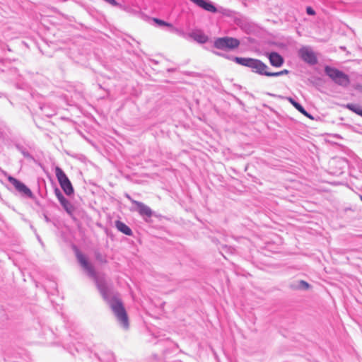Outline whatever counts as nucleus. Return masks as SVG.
I'll use <instances>...</instances> for the list:
<instances>
[{
  "instance_id": "nucleus-1",
  "label": "nucleus",
  "mask_w": 362,
  "mask_h": 362,
  "mask_svg": "<svg viewBox=\"0 0 362 362\" xmlns=\"http://www.w3.org/2000/svg\"><path fill=\"white\" fill-rule=\"evenodd\" d=\"M234 61L240 65L251 68L254 72L260 75H264L266 71L268 70V66L257 59L236 57L234 58Z\"/></svg>"
},
{
  "instance_id": "nucleus-2",
  "label": "nucleus",
  "mask_w": 362,
  "mask_h": 362,
  "mask_svg": "<svg viewBox=\"0 0 362 362\" xmlns=\"http://www.w3.org/2000/svg\"><path fill=\"white\" fill-rule=\"evenodd\" d=\"M325 71L332 81L339 86H347L350 83L349 76L339 69L326 66Z\"/></svg>"
},
{
  "instance_id": "nucleus-3",
  "label": "nucleus",
  "mask_w": 362,
  "mask_h": 362,
  "mask_svg": "<svg viewBox=\"0 0 362 362\" xmlns=\"http://www.w3.org/2000/svg\"><path fill=\"white\" fill-rule=\"evenodd\" d=\"M110 307L117 319L127 327L128 326V317L122 301L117 298H114L111 302Z\"/></svg>"
},
{
  "instance_id": "nucleus-4",
  "label": "nucleus",
  "mask_w": 362,
  "mask_h": 362,
  "mask_svg": "<svg viewBox=\"0 0 362 362\" xmlns=\"http://www.w3.org/2000/svg\"><path fill=\"white\" fill-rule=\"evenodd\" d=\"M55 174L58 182L65 194L67 195L72 194L74 193L73 186L64 172L57 166L55 168Z\"/></svg>"
},
{
  "instance_id": "nucleus-5",
  "label": "nucleus",
  "mask_w": 362,
  "mask_h": 362,
  "mask_svg": "<svg viewBox=\"0 0 362 362\" xmlns=\"http://www.w3.org/2000/svg\"><path fill=\"white\" fill-rule=\"evenodd\" d=\"M239 45L240 41L231 37H219L214 41V47L218 49H233Z\"/></svg>"
},
{
  "instance_id": "nucleus-6",
  "label": "nucleus",
  "mask_w": 362,
  "mask_h": 362,
  "mask_svg": "<svg viewBox=\"0 0 362 362\" xmlns=\"http://www.w3.org/2000/svg\"><path fill=\"white\" fill-rule=\"evenodd\" d=\"M76 255L78 261L81 267L86 269L88 273L91 276H95V272L93 267L89 263L86 257L78 250L76 251Z\"/></svg>"
},
{
  "instance_id": "nucleus-7",
  "label": "nucleus",
  "mask_w": 362,
  "mask_h": 362,
  "mask_svg": "<svg viewBox=\"0 0 362 362\" xmlns=\"http://www.w3.org/2000/svg\"><path fill=\"white\" fill-rule=\"evenodd\" d=\"M300 57L306 62L314 64L317 63V58L314 52L308 47H303L299 50Z\"/></svg>"
},
{
  "instance_id": "nucleus-8",
  "label": "nucleus",
  "mask_w": 362,
  "mask_h": 362,
  "mask_svg": "<svg viewBox=\"0 0 362 362\" xmlns=\"http://www.w3.org/2000/svg\"><path fill=\"white\" fill-rule=\"evenodd\" d=\"M8 180L18 191L29 197L32 196V192L23 183L18 180L17 179L13 177L12 176H8Z\"/></svg>"
},
{
  "instance_id": "nucleus-9",
  "label": "nucleus",
  "mask_w": 362,
  "mask_h": 362,
  "mask_svg": "<svg viewBox=\"0 0 362 362\" xmlns=\"http://www.w3.org/2000/svg\"><path fill=\"white\" fill-rule=\"evenodd\" d=\"M54 192L59 202L63 206L66 212L69 214H72L74 210L73 205L63 196L59 189H56Z\"/></svg>"
},
{
  "instance_id": "nucleus-10",
  "label": "nucleus",
  "mask_w": 362,
  "mask_h": 362,
  "mask_svg": "<svg viewBox=\"0 0 362 362\" xmlns=\"http://www.w3.org/2000/svg\"><path fill=\"white\" fill-rule=\"evenodd\" d=\"M132 203L136 206V210L141 216H146L147 217H151L152 216V210L145 204L135 200H133Z\"/></svg>"
},
{
  "instance_id": "nucleus-11",
  "label": "nucleus",
  "mask_w": 362,
  "mask_h": 362,
  "mask_svg": "<svg viewBox=\"0 0 362 362\" xmlns=\"http://www.w3.org/2000/svg\"><path fill=\"white\" fill-rule=\"evenodd\" d=\"M270 64L275 67H280L284 63L283 57L277 52H272L269 54Z\"/></svg>"
},
{
  "instance_id": "nucleus-12",
  "label": "nucleus",
  "mask_w": 362,
  "mask_h": 362,
  "mask_svg": "<svg viewBox=\"0 0 362 362\" xmlns=\"http://www.w3.org/2000/svg\"><path fill=\"white\" fill-rule=\"evenodd\" d=\"M115 226L117 228L124 234L127 235H131L132 234V231L130 228L123 222L117 221H115Z\"/></svg>"
},
{
  "instance_id": "nucleus-13",
  "label": "nucleus",
  "mask_w": 362,
  "mask_h": 362,
  "mask_svg": "<svg viewBox=\"0 0 362 362\" xmlns=\"http://www.w3.org/2000/svg\"><path fill=\"white\" fill-rule=\"evenodd\" d=\"M344 107L354 113L362 117V107L356 104L349 103L344 105Z\"/></svg>"
},
{
  "instance_id": "nucleus-14",
  "label": "nucleus",
  "mask_w": 362,
  "mask_h": 362,
  "mask_svg": "<svg viewBox=\"0 0 362 362\" xmlns=\"http://www.w3.org/2000/svg\"><path fill=\"white\" fill-rule=\"evenodd\" d=\"M194 38L199 42L204 43L207 41L208 37L202 33H197L194 35Z\"/></svg>"
},
{
  "instance_id": "nucleus-15",
  "label": "nucleus",
  "mask_w": 362,
  "mask_h": 362,
  "mask_svg": "<svg viewBox=\"0 0 362 362\" xmlns=\"http://www.w3.org/2000/svg\"><path fill=\"white\" fill-rule=\"evenodd\" d=\"M153 21L156 23L158 24V25H160V26H167L168 28H172L173 26L172 24L169 23H167L163 20H160V19H158V18H154L153 19Z\"/></svg>"
},
{
  "instance_id": "nucleus-16",
  "label": "nucleus",
  "mask_w": 362,
  "mask_h": 362,
  "mask_svg": "<svg viewBox=\"0 0 362 362\" xmlns=\"http://www.w3.org/2000/svg\"><path fill=\"white\" fill-rule=\"evenodd\" d=\"M96 259L98 260L100 263L106 264L107 259L105 257H103L101 254L98 253L96 254Z\"/></svg>"
},
{
  "instance_id": "nucleus-17",
  "label": "nucleus",
  "mask_w": 362,
  "mask_h": 362,
  "mask_svg": "<svg viewBox=\"0 0 362 362\" xmlns=\"http://www.w3.org/2000/svg\"><path fill=\"white\" fill-rule=\"evenodd\" d=\"M264 75L267 76H281V73H280V71L270 72L267 70Z\"/></svg>"
},
{
  "instance_id": "nucleus-18",
  "label": "nucleus",
  "mask_w": 362,
  "mask_h": 362,
  "mask_svg": "<svg viewBox=\"0 0 362 362\" xmlns=\"http://www.w3.org/2000/svg\"><path fill=\"white\" fill-rule=\"evenodd\" d=\"M293 107H295V108L296 110H298L300 113L305 110L303 107V106L300 104H299L298 103H296V104H294Z\"/></svg>"
},
{
  "instance_id": "nucleus-19",
  "label": "nucleus",
  "mask_w": 362,
  "mask_h": 362,
  "mask_svg": "<svg viewBox=\"0 0 362 362\" xmlns=\"http://www.w3.org/2000/svg\"><path fill=\"white\" fill-rule=\"evenodd\" d=\"M306 12L308 15H315V11L310 6L307 7Z\"/></svg>"
},
{
  "instance_id": "nucleus-20",
  "label": "nucleus",
  "mask_w": 362,
  "mask_h": 362,
  "mask_svg": "<svg viewBox=\"0 0 362 362\" xmlns=\"http://www.w3.org/2000/svg\"><path fill=\"white\" fill-rule=\"evenodd\" d=\"M105 1H107V3H109L110 4L112 5V6H117V3L115 0H105Z\"/></svg>"
},
{
  "instance_id": "nucleus-21",
  "label": "nucleus",
  "mask_w": 362,
  "mask_h": 362,
  "mask_svg": "<svg viewBox=\"0 0 362 362\" xmlns=\"http://www.w3.org/2000/svg\"><path fill=\"white\" fill-rule=\"evenodd\" d=\"M301 113L305 117L310 119H313V117L307 111H305V110H304Z\"/></svg>"
},
{
  "instance_id": "nucleus-22",
  "label": "nucleus",
  "mask_w": 362,
  "mask_h": 362,
  "mask_svg": "<svg viewBox=\"0 0 362 362\" xmlns=\"http://www.w3.org/2000/svg\"><path fill=\"white\" fill-rule=\"evenodd\" d=\"M300 284H303L305 288H308L309 287V284L304 281H301Z\"/></svg>"
},
{
  "instance_id": "nucleus-23",
  "label": "nucleus",
  "mask_w": 362,
  "mask_h": 362,
  "mask_svg": "<svg viewBox=\"0 0 362 362\" xmlns=\"http://www.w3.org/2000/svg\"><path fill=\"white\" fill-rule=\"evenodd\" d=\"M288 100L294 106V104H296L297 102L295 101L292 98H288Z\"/></svg>"
},
{
  "instance_id": "nucleus-24",
  "label": "nucleus",
  "mask_w": 362,
  "mask_h": 362,
  "mask_svg": "<svg viewBox=\"0 0 362 362\" xmlns=\"http://www.w3.org/2000/svg\"><path fill=\"white\" fill-rule=\"evenodd\" d=\"M280 73H281V76L284 75V74H288V71L287 69H284V70L281 71Z\"/></svg>"
},
{
  "instance_id": "nucleus-25",
  "label": "nucleus",
  "mask_w": 362,
  "mask_h": 362,
  "mask_svg": "<svg viewBox=\"0 0 362 362\" xmlns=\"http://www.w3.org/2000/svg\"><path fill=\"white\" fill-rule=\"evenodd\" d=\"M361 201H362V196L361 197Z\"/></svg>"
}]
</instances>
